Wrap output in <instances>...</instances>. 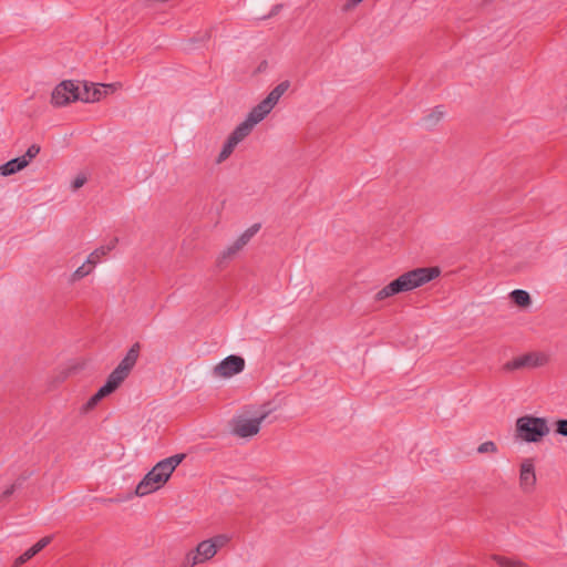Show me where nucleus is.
<instances>
[{
	"label": "nucleus",
	"instance_id": "nucleus-1",
	"mask_svg": "<svg viewBox=\"0 0 567 567\" xmlns=\"http://www.w3.org/2000/svg\"><path fill=\"white\" fill-rule=\"evenodd\" d=\"M441 275L439 267H421L406 271L392 280V296L419 288Z\"/></svg>",
	"mask_w": 567,
	"mask_h": 567
},
{
	"label": "nucleus",
	"instance_id": "nucleus-2",
	"mask_svg": "<svg viewBox=\"0 0 567 567\" xmlns=\"http://www.w3.org/2000/svg\"><path fill=\"white\" fill-rule=\"evenodd\" d=\"M516 436L527 443H537L549 433L545 417L524 415L516 420Z\"/></svg>",
	"mask_w": 567,
	"mask_h": 567
},
{
	"label": "nucleus",
	"instance_id": "nucleus-3",
	"mask_svg": "<svg viewBox=\"0 0 567 567\" xmlns=\"http://www.w3.org/2000/svg\"><path fill=\"white\" fill-rule=\"evenodd\" d=\"M81 82L74 80H63L51 93V104L54 107H63L70 103L80 101Z\"/></svg>",
	"mask_w": 567,
	"mask_h": 567
},
{
	"label": "nucleus",
	"instance_id": "nucleus-4",
	"mask_svg": "<svg viewBox=\"0 0 567 567\" xmlns=\"http://www.w3.org/2000/svg\"><path fill=\"white\" fill-rule=\"evenodd\" d=\"M270 403H265L261 406V411L257 417L254 419H245L237 417L233 420V433L239 437H251L259 433L260 424L268 417L271 413V409L269 408Z\"/></svg>",
	"mask_w": 567,
	"mask_h": 567
},
{
	"label": "nucleus",
	"instance_id": "nucleus-5",
	"mask_svg": "<svg viewBox=\"0 0 567 567\" xmlns=\"http://www.w3.org/2000/svg\"><path fill=\"white\" fill-rule=\"evenodd\" d=\"M141 348L142 346L140 342L133 343L118 365L109 374V377L120 386L135 367L140 358Z\"/></svg>",
	"mask_w": 567,
	"mask_h": 567
},
{
	"label": "nucleus",
	"instance_id": "nucleus-6",
	"mask_svg": "<svg viewBox=\"0 0 567 567\" xmlns=\"http://www.w3.org/2000/svg\"><path fill=\"white\" fill-rule=\"evenodd\" d=\"M167 483V476L161 475L158 470L156 471V465L141 480L135 488L136 496H145L148 495Z\"/></svg>",
	"mask_w": 567,
	"mask_h": 567
},
{
	"label": "nucleus",
	"instance_id": "nucleus-7",
	"mask_svg": "<svg viewBox=\"0 0 567 567\" xmlns=\"http://www.w3.org/2000/svg\"><path fill=\"white\" fill-rule=\"evenodd\" d=\"M245 369V360L240 355L230 354L221 360L215 368L214 373L221 378H230Z\"/></svg>",
	"mask_w": 567,
	"mask_h": 567
},
{
	"label": "nucleus",
	"instance_id": "nucleus-8",
	"mask_svg": "<svg viewBox=\"0 0 567 567\" xmlns=\"http://www.w3.org/2000/svg\"><path fill=\"white\" fill-rule=\"evenodd\" d=\"M216 555V547L209 539L200 542L195 551H189L186 556V566L193 567L199 563H204Z\"/></svg>",
	"mask_w": 567,
	"mask_h": 567
},
{
	"label": "nucleus",
	"instance_id": "nucleus-9",
	"mask_svg": "<svg viewBox=\"0 0 567 567\" xmlns=\"http://www.w3.org/2000/svg\"><path fill=\"white\" fill-rule=\"evenodd\" d=\"M536 473L533 458H525L520 464L519 487L524 493H532L536 486Z\"/></svg>",
	"mask_w": 567,
	"mask_h": 567
},
{
	"label": "nucleus",
	"instance_id": "nucleus-10",
	"mask_svg": "<svg viewBox=\"0 0 567 567\" xmlns=\"http://www.w3.org/2000/svg\"><path fill=\"white\" fill-rule=\"evenodd\" d=\"M83 87L81 89V102L94 103L99 102L104 95L107 94L106 89H111L112 84H94L87 81L81 82Z\"/></svg>",
	"mask_w": 567,
	"mask_h": 567
},
{
	"label": "nucleus",
	"instance_id": "nucleus-11",
	"mask_svg": "<svg viewBox=\"0 0 567 567\" xmlns=\"http://www.w3.org/2000/svg\"><path fill=\"white\" fill-rule=\"evenodd\" d=\"M120 385L107 377L105 383L83 405L84 411L93 410L101 400L115 392Z\"/></svg>",
	"mask_w": 567,
	"mask_h": 567
},
{
	"label": "nucleus",
	"instance_id": "nucleus-12",
	"mask_svg": "<svg viewBox=\"0 0 567 567\" xmlns=\"http://www.w3.org/2000/svg\"><path fill=\"white\" fill-rule=\"evenodd\" d=\"M542 362L539 358L535 353H526L520 357L514 358L513 360L506 362L503 367L505 371H514L524 368H534L540 365Z\"/></svg>",
	"mask_w": 567,
	"mask_h": 567
},
{
	"label": "nucleus",
	"instance_id": "nucleus-13",
	"mask_svg": "<svg viewBox=\"0 0 567 567\" xmlns=\"http://www.w3.org/2000/svg\"><path fill=\"white\" fill-rule=\"evenodd\" d=\"M186 454L178 453L175 455H172L169 457H166L158 463H156V471L161 473V475H164V477L167 476V481L171 478L173 472L175 468L185 460Z\"/></svg>",
	"mask_w": 567,
	"mask_h": 567
},
{
	"label": "nucleus",
	"instance_id": "nucleus-14",
	"mask_svg": "<svg viewBox=\"0 0 567 567\" xmlns=\"http://www.w3.org/2000/svg\"><path fill=\"white\" fill-rule=\"evenodd\" d=\"M274 107L264 99L256 106L251 109V111L247 115L248 122L252 124H258L261 122L272 110Z\"/></svg>",
	"mask_w": 567,
	"mask_h": 567
},
{
	"label": "nucleus",
	"instance_id": "nucleus-15",
	"mask_svg": "<svg viewBox=\"0 0 567 567\" xmlns=\"http://www.w3.org/2000/svg\"><path fill=\"white\" fill-rule=\"evenodd\" d=\"M28 166V159H24L23 157L19 156L16 158H12L4 164L0 165V175L1 176H11L23 168Z\"/></svg>",
	"mask_w": 567,
	"mask_h": 567
},
{
	"label": "nucleus",
	"instance_id": "nucleus-16",
	"mask_svg": "<svg viewBox=\"0 0 567 567\" xmlns=\"http://www.w3.org/2000/svg\"><path fill=\"white\" fill-rule=\"evenodd\" d=\"M290 87V81L285 80L276 85L265 97V100L270 104V106L275 107L280 97L287 92Z\"/></svg>",
	"mask_w": 567,
	"mask_h": 567
},
{
	"label": "nucleus",
	"instance_id": "nucleus-17",
	"mask_svg": "<svg viewBox=\"0 0 567 567\" xmlns=\"http://www.w3.org/2000/svg\"><path fill=\"white\" fill-rule=\"evenodd\" d=\"M255 124L248 122L246 118L241 122L236 128L230 133V137L235 141V143H240L245 137H247L252 131Z\"/></svg>",
	"mask_w": 567,
	"mask_h": 567
},
{
	"label": "nucleus",
	"instance_id": "nucleus-18",
	"mask_svg": "<svg viewBox=\"0 0 567 567\" xmlns=\"http://www.w3.org/2000/svg\"><path fill=\"white\" fill-rule=\"evenodd\" d=\"M444 116L442 106H435L427 115L422 118V123L426 128H433Z\"/></svg>",
	"mask_w": 567,
	"mask_h": 567
},
{
	"label": "nucleus",
	"instance_id": "nucleus-19",
	"mask_svg": "<svg viewBox=\"0 0 567 567\" xmlns=\"http://www.w3.org/2000/svg\"><path fill=\"white\" fill-rule=\"evenodd\" d=\"M509 297L516 306L522 308H526L532 303L529 293L522 289H516L512 291Z\"/></svg>",
	"mask_w": 567,
	"mask_h": 567
},
{
	"label": "nucleus",
	"instance_id": "nucleus-20",
	"mask_svg": "<svg viewBox=\"0 0 567 567\" xmlns=\"http://www.w3.org/2000/svg\"><path fill=\"white\" fill-rule=\"evenodd\" d=\"M236 146H237V143H235V141L230 136H228L226 142L223 145L220 153L218 154L216 162L221 163L225 159H227L231 155V153L234 152Z\"/></svg>",
	"mask_w": 567,
	"mask_h": 567
},
{
	"label": "nucleus",
	"instance_id": "nucleus-21",
	"mask_svg": "<svg viewBox=\"0 0 567 567\" xmlns=\"http://www.w3.org/2000/svg\"><path fill=\"white\" fill-rule=\"evenodd\" d=\"M109 252H110V248H105L104 246H101L89 255V257L86 259V264L91 265V266H95L100 261V259L103 256H106Z\"/></svg>",
	"mask_w": 567,
	"mask_h": 567
},
{
	"label": "nucleus",
	"instance_id": "nucleus-22",
	"mask_svg": "<svg viewBox=\"0 0 567 567\" xmlns=\"http://www.w3.org/2000/svg\"><path fill=\"white\" fill-rule=\"evenodd\" d=\"M261 225L259 223L251 225L248 229H246L239 237L238 241L245 246L249 243V240L255 236L260 229Z\"/></svg>",
	"mask_w": 567,
	"mask_h": 567
},
{
	"label": "nucleus",
	"instance_id": "nucleus-23",
	"mask_svg": "<svg viewBox=\"0 0 567 567\" xmlns=\"http://www.w3.org/2000/svg\"><path fill=\"white\" fill-rule=\"evenodd\" d=\"M495 560L501 567H526L520 560H514L503 556H495Z\"/></svg>",
	"mask_w": 567,
	"mask_h": 567
},
{
	"label": "nucleus",
	"instance_id": "nucleus-24",
	"mask_svg": "<svg viewBox=\"0 0 567 567\" xmlns=\"http://www.w3.org/2000/svg\"><path fill=\"white\" fill-rule=\"evenodd\" d=\"M209 540L214 543V547H216V551H217L218 549L223 548L225 545H227L229 543L230 536H228L226 534H219V535L214 536Z\"/></svg>",
	"mask_w": 567,
	"mask_h": 567
},
{
	"label": "nucleus",
	"instance_id": "nucleus-25",
	"mask_svg": "<svg viewBox=\"0 0 567 567\" xmlns=\"http://www.w3.org/2000/svg\"><path fill=\"white\" fill-rule=\"evenodd\" d=\"M94 266H91L89 265V267H86V265H82L80 266L79 268H76V270L72 274V279L73 280H80L82 278H84L85 276H87L92 269H93Z\"/></svg>",
	"mask_w": 567,
	"mask_h": 567
},
{
	"label": "nucleus",
	"instance_id": "nucleus-26",
	"mask_svg": "<svg viewBox=\"0 0 567 567\" xmlns=\"http://www.w3.org/2000/svg\"><path fill=\"white\" fill-rule=\"evenodd\" d=\"M53 539V535L44 536L39 542H37L33 546H31L32 551L39 554L43 548H45Z\"/></svg>",
	"mask_w": 567,
	"mask_h": 567
},
{
	"label": "nucleus",
	"instance_id": "nucleus-27",
	"mask_svg": "<svg viewBox=\"0 0 567 567\" xmlns=\"http://www.w3.org/2000/svg\"><path fill=\"white\" fill-rule=\"evenodd\" d=\"M37 554L32 551V548L30 547L28 550H25L22 555H20L16 560L13 566L20 567L23 564H25L28 560H30L32 557H34Z\"/></svg>",
	"mask_w": 567,
	"mask_h": 567
},
{
	"label": "nucleus",
	"instance_id": "nucleus-28",
	"mask_svg": "<svg viewBox=\"0 0 567 567\" xmlns=\"http://www.w3.org/2000/svg\"><path fill=\"white\" fill-rule=\"evenodd\" d=\"M244 246L236 240L231 246H229L225 251L221 254V259L230 258L235 254H237Z\"/></svg>",
	"mask_w": 567,
	"mask_h": 567
},
{
	"label": "nucleus",
	"instance_id": "nucleus-29",
	"mask_svg": "<svg viewBox=\"0 0 567 567\" xmlns=\"http://www.w3.org/2000/svg\"><path fill=\"white\" fill-rule=\"evenodd\" d=\"M41 147L38 144H32L27 152L21 156L24 159H28V165L30 162L40 153Z\"/></svg>",
	"mask_w": 567,
	"mask_h": 567
},
{
	"label": "nucleus",
	"instance_id": "nucleus-30",
	"mask_svg": "<svg viewBox=\"0 0 567 567\" xmlns=\"http://www.w3.org/2000/svg\"><path fill=\"white\" fill-rule=\"evenodd\" d=\"M477 452L481 453V454H484V453H496L497 452V446H496V444L493 441H486V442L482 443L477 447Z\"/></svg>",
	"mask_w": 567,
	"mask_h": 567
},
{
	"label": "nucleus",
	"instance_id": "nucleus-31",
	"mask_svg": "<svg viewBox=\"0 0 567 567\" xmlns=\"http://www.w3.org/2000/svg\"><path fill=\"white\" fill-rule=\"evenodd\" d=\"M555 432L561 436H567V419H559L555 422Z\"/></svg>",
	"mask_w": 567,
	"mask_h": 567
},
{
	"label": "nucleus",
	"instance_id": "nucleus-32",
	"mask_svg": "<svg viewBox=\"0 0 567 567\" xmlns=\"http://www.w3.org/2000/svg\"><path fill=\"white\" fill-rule=\"evenodd\" d=\"M18 488H21V483H13V484H11L8 488H6L2 492V494L0 496V501H4L8 497H10Z\"/></svg>",
	"mask_w": 567,
	"mask_h": 567
},
{
	"label": "nucleus",
	"instance_id": "nucleus-33",
	"mask_svg": "<svg viewBox=\"0 0 567 567\" xmlns=\"http://www.w3.org/2000/svg\"><path fill=\"white\" fill-rule=\"evenodd\" d=\"M86 181H87V178L85 175H83V174L78 175L72 182L73 190L81 188L86 183Z\"/></svg>",
	"mask_w": 567,
	"mask_h": 567
},
{
	"label": "nucleus",
	"instance_id": "nucleus-34",
	"mask_svg": "<svg viewBox=\"0 0 567 567\" xmlns=\"http://www.w3.org/2000/svg\"><path fill=\"white\" fill-rule=\"evenodd\" d=\"M390 297V284L385 285L377 295L375 300H383Z\"/></svg>",
	"mask_w": 567,
	"mask_h": 567
},
{
	"label": "nucleus",
	"instance_id": "nucleus-35",
	"mask_svg": "<svg viewBox=\"0 0 567 567\" xmlns=\"http://www.w3.org/2000/svg\"><path fill=\"white\" fill-rule=\"evenodd\" d=\"M362 1L363 0H347V2L343 4V10L349 11V10L353 9L354 7H357Z\"/></svg>",
	"mask_w": 567,
	"mask_h": 567
},
{
	"label": "nucleus",
	"instance_id": "nucleus-36",
	"mask_svg": "<svg viewBox=\"0 0 567 567\" xmlns=\"http://www.w3.org/2000/svg\"><path fill=\"white\" fill-rule=\"evenodd\" d=\"M32 475V472H23L19 475V477L16 480L14 483H21V486L23 485V483L30 478Z\"/></svg>",
	"mask_w": 567,
	"mask_h": 567
},
{
	"label": "nucleus",
	"instance_id": "nucleus-37",
	"mask_svg": "<svg viewBox=\"0 0 567 567\" xmlns=\"http://www.w3.org/2000/svg\"><path fill=\"white\" fill-rule=\"evenodd\" d=\"M281 8H282V4L274 6L271 11L267 16H264L262 19L271 18V17L278 14Z\"/></svg>",
	"mask_w": 567,
	"mask_h": 567
},
{
	"label": "nucleus",
	"instance_id": "nucleus-38",
	"mask_svg": "<svg viewBox=\"0 0 567 567\" xmlns=\"http://www.w3.org/2000/svg\"><path fill=\"white\" fill-rule=\"evenodd\" d=\"M267 68H268V62L266 60H262L259 63V65L257 66L256 72L257 73L264 72V71H266Z\"/></svg>",
	"mask_w": 567,
	"mask_h": 567
},
{
	"label": "nucleus",
	"instance_id": "nucleus-39",
	"mask_svg": "<svg viewBox=\"0 0 567 567\" xmlns=\"http://www.w3.org/2000/svg\"><path fill=\"white\" fill-rule=\"evenodd\" d=\"M117 243H118V239L116 237H114L113 239H111V241L107 245H104V247L110 248V251H111L116 247Z\"/></svg>",
	"mask_w": 567,
	"mask_h": 567
}]
</instances>
